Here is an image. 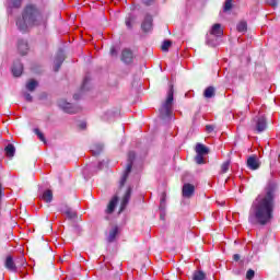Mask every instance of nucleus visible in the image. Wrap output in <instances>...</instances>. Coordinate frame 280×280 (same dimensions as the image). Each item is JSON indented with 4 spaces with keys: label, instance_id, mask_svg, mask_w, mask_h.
Masks as SVG:
<instances>
[{
    "label": "nucleus",
    "instance_id": "nucleus-1",
    "mask_svg": "<svg viewBox=\"0 0 280 280\" xmlns=\"http://www.w3.org/2000/svg\"><path fill=\"white\" fill-rule=\"evenodd\" d=\"M277 191H279V185L275 182H269L264 192L255 198L248 214V222L250 224L266 226V224H270L275 220Z\"/></svg>",
    "mask_w": 280,
    "mask_h": 280
},
{
    "label": "nucleus",
    "instance_id": "nucleus-2",
    "mask_svg": "<svg viewBox=\"0 0 280 280\" xmlns=\"http://www.w3.org/2000/svg\"><path fill=\"white\" fill-rule=\"evenodd\" d=\"M47 20L43 16V13L34 4H28L22 12V19L16 21V26L20 32H27V27H34V25H44Z\"/></svg>",
    "mask_w": 280,
    "mask_h": 280
},
{
    "label": "nucleus",
    "instance_id": "nucleus-3",
    "mask_svg": "<svg viewBox=\"0 0 280 280\" xmlns=\"http://www.w3.org/2000/svg\"><path fill=\"white\" fill-rule=\"evenodd\" d=\"M174 104V84L170 85V90L167 92L166 101L162 104L160 108V118L163 124H170L173 119L172 115V106Z\"/></svg>",
    "mask_w": 280,
    "mask_h": 280
},
{
    "label": "nucleus",
    "instance_id": "nucleus-4",
    "mask_svg": "<svg viewBox=\"0 0 280 280\" xmlns=\"http://www.w3.org/2000/svg\"><path fill=\"white\" fill-rule=\"evenodd\" d=\"M224 35V31L222 30V25L221 24H214L212 25L211 30H210V35H208L207 37V45H209L210 47H217L218 45V39L217 38H221V36ZM211 36H214L215 39L211 38Z\"/></svg>",
    "mask_w": 280,
    "mask_h": 280
},
{
    "label": "nucleus",
    "instance_id": "nucleus-5",
    "mask_svg": "<svg viewBox=\"0 0 280 280\" xmlns=\"http://www.w3.org/2000/svg\"><path fill=\"white\" fill-rule=\"evenodd\" d=\"M136 154L135 151H130L128 153V164L124 172V175L120 178L119 187H124L126 185V182L128 180V176H130V172H132V165L135 163Z\"/></svg>",
    "mask_w": 280,
    "mask_h": 280
},
{
    "label": "nucleus",
    "instance_id": "nucleus-6",
    "mask_svg": "<svg viewBox=\"0 0 280 280\" xmlns=\"http://www.w3.org/2000/svg\"><path fill=\"white\" fill-rule=\"evenodd\" d=\"M194 194H196V186L194 184H184L182 188L183 198L189 200L194 198Z\"/></svg>",
    "mask_w": 280,
    "mask_h": 280
},
{
    "label": "nucleus",
    "instance_id": "nucleus-7",
    "mask_svg": "<svg viewBox=\"0 0 280 280\" xmlns=\"http://www.w3.org/2000/svg\"><path fill=\"white\" fill-rule=\"evenodd\" d=\"M58 211L60 213H63V215H66L68 220H75V218H78V212H75V210L67 205L59 206Z\"/></svg>",
    "mask_w": 280,
    "mask_h": 280
},
{
    "label": "nucleus",
    "instance_id": "nucleus-8",
    "mask_svg": "<svg viewBox=\"0 0 280 280\" xmlns=\"http://www.w3.org/2000/svg\"><path fill=\"white\" fill-rule=\"evenodd\" d=\"M58 106L62 109L63 113H68L69 115H75V113H78L75 106L65 100L59 101Z\"/></svg>",
    "mask_w": 280,
    "mask_h": 280
},
{
    "label": "nucleus",
    "instance_id": "nucleus-9",
    "mask_svg": "<svg viewBox=\"0 0 280 280\" xmlns=\"http://www.w3.org/2000/svg\"><path fill=\"white\" fill-rule=\"evenodd\" d=\"M153 22H154V20L152 19V15L147 14L141 24L142 32H147V33L152 32Z\"/></svg>",
    "mask_w": 280,
    "mask_h": 280
},
{
    "label": "nucleus",
    "instance_id": "nucleus-10",
    "mask_svg": "<svg viewBox=\"0 0 280 280\" xmlns=\"http://www.w3.org/2000/svg\"><path fill=\"white\" fill-rule=\"evenodd\" d=\"M54 62V71H60V67H62V63L65 62V50L59 49Z\"/></svg>",
    "mask_w": 280,
    "mask_h": 280
},
{
    "label": "nucleus",
    "instance_id": "nucleus-11",
    "mask_svg": "<svg viewBox=\"0 0 280 280\" xmlns=\"http://www.w3.org/2000/svg\"><path fill=\"white\" fill-rule=\"evenodd\" d=\"M121 60L125 65H131L132 60H135V55L130 48H124L121 51Z\"/></svg>",
    "mask_w": 280,
    "mask_h": 280
},
{
    "label": "nucleus",
    "instance_id": "nucleus-12",
    "mask_svg": "<svg viewBox=\"0 0 280 280\" xmlns=\"http://www.w3.org/2000/svg\"><path fill=\"white\" fill-rule=\"evenodd\" d=\"M131 196H132V187H128L121 200L119 213L126 210V207H128V202H130Z\"/></svg>",
    "mask_w": 280,
    "mask_h": 280
},
{
    "label": "nucleus",
    "instance_id": "nucleus-13",
    "mask_svg": "<svg viewBox=\"0 0 280 280\" xmlns=\"http://www.w3.org/2000/svg\"><path fill=\"white\" fill-rule=\"evenodd\" d=\"M18 51L21 56H27V52L30 51V44H27V40H18Z\"/></svg>",
    "mask_w": 280,
    "mask_h": 280
},
{
    "label": "nucleus",
    "instance_id": "nucleus-14",
    "mask_svg": "<svg viewBox=\"0 0 280 280\" xmlns=\"http://www.w3.org/2000/svg\"><path fill=\"white\" fill-rule=\"evenodd\" d=\"M4 267L10 272H18L16 262L12 256H7L5 261H4Z\"/></svg>",
    "mask_w": 280,
    "mask_h": 280
},
{
    "label": "nucleus",
    "instance_id": "nucleus-15",
    "mask_svg": "<svg viewBox=\"0 0 280 280\" xmlns=\"http://www.w3.org/2000/svg\"><path fill=\"white\" fill-rule=\"evenodd\" d=\"M11 71L14 78H21V75L23 74V63H21V61H15Z\"/></svg>",
    "mask_w": 280,
    "mask_h": 280
},
{
    "label": "nucleus",
    "instance_id": "nucleus-16",
    "mask_svg": "<svg viewBox=\"0 0 280 280\" xmlns=\"http://www.w3.org/2000/svg\"><path fill=\"white\" fill-rule=\"evenodd\" d=\"M266 118L264 116L256 118V130L257 132H264L267 128Z\"/></svg>",
    "mask_w": 280,
    "mask_h": 280
},
{
    "label": "nucleus",
    "instance_id": "nucleus-17",
    "mask_svg": "<svg viewBox=\"0 0 280 280\" xmlns=\"http://www.w3.org/2000/svg\"><path fill=\"white\" fill-rule=\"evenodd\" d=\"M260 165H261V164L259 163V160H257L256 156H249V158L247 159V167H248L249 170H253V171L259 170V166H260Z\"/></svg>",
    "mask_w": 280,
    "mask_h": 280
},
{
    "label": "nucleus",
    "instance_id": "nucleus-18",
    "mask_svg": "<svg viewBox=\"0 0 280 280\" xmlns=\"http://www.w3.org/2000/svg\"><path fill=\"white\" fill-rule=\"evenodd\" d=\"M117 235H119V228L118 226H114L110 231L109 234L107 236V242L109 244H113V242H115V240L117 238Z\"/></svg>",
    "mask_w": 280,
    "mask_h": 280
},
{
    "label": "nucleus",
    "instance_id": "nucleus-19",
    "mask_svg": "<svg viewBox=\"0 0 280 280\" xmlns=\"http://www.w3.org/2000/svg\"><path fill=\"white\" fill-rule=\"evenodd\" d=\"M160 220L165 221V192L162 194L160 199Z\"/></svg>",
    "mask_w": 280,
    "mask_h": 280
},
{
    "label": "nucleus",
    "instance_id": "nucleus-20",
    "mask_svg": "<svg viewBox=\"0 0 280 280\" xmlns=\"http://www.w3.org/2000/svg\"><path fill=\"white\" fill-rule=\"evenodd\" d=\"M117 202H119V197H113V199L109 201L107 206L106 213H113L115 211V207H117Z\"/></svg>",
    "mask_w": 280,
    "mask_h": 280
},
{
    "label": "nucleus",
    "instance_id": "nucleus-21",
    "mask_svg": "<svg viewBox=\"0 0 280 280\" xmlns=\"http://www.w3.org/2000/svg\"><path fill=\"white\" fill-rule=\"evenodd\" d=\"M196 154L207 155L209 153V148L205 147L202 143H197L195 148Z\"/></svg>",
    "mask_w": 280,
    "mask_h": 280
},
{
    "label": "nucleus",
    "instance_id": "nucleus-22",
    "mask_svg": "<svg viewBox=\"0 0 280 280\" xmlns=\"http://www.w3.org/2000/svg\"><path fill=\"white\" fill-rule=\"evenodd\" d=\"M4 152H5V155L9 156V159H12L14 156V154H16V148L14 147V144L9 143L4 148Z\"/></svg>",
    "mask_w": 280,
    "mask_h": 280
},
{
    "label": "nucleus",
    "instance_id": "nucleus-23",
    "mask_svg": "<svg viewBox=\"0 0 280 280\" xmlns=\"http://www.w3.org/2000/svg\"><path fill=\"white\" fill-rule=\"evenodd\" d=\"M103 150H104V144L102 143H95L91 147V152L92 154H94V156L102 154Z\"/></svg>",
    "mask_w": 280,
    "mask_h": 280
},
{
    "label": "nucleus",
    "instance_id": "nucleus-24",
    "mask_svg": "<svg viewBox=\"0 0 280 280\" xmlns=\"http://www.w3.org/2000/svg\"><path fill=\"white\" fill-rule=\"evenodd\" d=\"M40 198L44 202H51V200H54V192L50 189H47L42 194Z\"/></svg>",
    "mask_w": 280,
    "mask_h": 280
},
{
    "label": "nucleus",
    "instance_id": "nucleus-25",
    "mask_svg": "<svg viewBox=\"0 0 280 280\" xmlns=\"http://www.w3.org/2000/svg\"><path fill=\"white\" fill-rule=\"evenodd\" d=\"M203 97L210 100L211 97H215V88L209 86L203 92Z\"/></svg>",
    "mask_w": 280,
    "mask_h": 280
},
{
    "label": "nucleus",
    "instance_id": "nucleus-26",
    "mask_svg": "<svg viewBox=\"0 0 280 280\" xmlns=\"http://www.w3.org/2000/svg\"><path fill=\"white\" fill-rule=\"evenodd\" d=\"M38 88V81L32 79L28 82H26V91H36V89Z\"/></svg>",
    "mask_w": 280,
    "mask_h": 280
},
{
    "label": "nucleus",
    "instance_id": "nucleus-27",
    "mask_svg": "<svg viewBox=\"0 0 280 280\" xmlns=\"http://www.w3.org/2000/svg\"><path fill=\"white\" fill-rule=\"evenodd\" d=\"M15 261V268L16 270H19V268H23V266H25L26 260L24 256H20L18 258L14 259Z\"/></svg>",
    "mask_w": 280,
    "mask_h": 280
},
{
    "label": "nucleus",
    "instance_id": "nucleus-28",
    "mask_svg": "<svg viewBox=\"0 0 280 280\" xmlns=\"http://www.w3.org/2000/svg\"><path fill=\"white\" fill-rule=\"evenodd\" d=\"M135 14L129 13L128 16L126 18V27H128V30H132V21H135Z\"/></svg>",
    "mask_w": 280,
    "mask_h": 280
},
{
    "label": "nucleus",
    "instance_id": "nucleus-29",
    "mask_svg": "<svg viewBox=\"0 0 280 280\" xmlns=\"http://www.w3.org/2000/svg\"><path fill=\"white\" fill-rule=\"evenodd\" d=\"M23 0H9V8H21Z\"/></svg>",
    "mask_w": 280,
    "mask_h": 280
},
{
    "label": "nucleus",
    "instance_id": "nucleus-30",
    "mask_svg": "<svg viewBox=\"0 0 280 280\" xmlns=\"http://www.w3.org/2000/svg\"><path fill=\"white\" fill-rule=\"evenodd\" d=\"M207 279V275L203 271H197L194 273L192 280H205Z\"/></svg>",
    "mask_w": 280,
    "mask_h": 280
},
{
    "label": "nucleus",
    "instance_id": "nucleus-31",
    "mask_svg": "<svg viewBox=\"0 0 280 280\" xmlns=\"http://www.w3.org/2000/svg\"><path fill=\"white\" fill-rule=\"evenodd\" d=\"M248 30V24L246 22H240L237 24V32L244 33Z\"/></svg>",
    "mask_w": 280,
    "mask_h": 280
},
{
    "label": "nucleus",
    "instance_id": "nucleus-32",
    "mask_svg": "<svg viewBox=\"0 0 280 280\" xmlns=\"http://www.w3.org/2000/svg\"><path fill=\"white\" fill-rule=\"evenodd\" d=\"M229 167H231V161H225L221 165V174H226L229 172Z\"/></svg>",
    "mask_w": 280,
    "mask_h": 280
},
{
    "label": "nucleus",
    "instance_id": "nucleus-33",
    "mask_svg": "<svg viewBox=\"0 0 280 280\" xmlns=\"http://www.w3.org/2000/svg\"><path fill=\"white\" fill-rule=\"evenodd\" d=\"M172 47V40H164L162 44V51H170V48Z\"/></svg>",
    "mask_w": 280,
    "mask_h": 280
},
{
    "label": "nucleus",
    "instance_id": "nucleus-34",
    "mask_svg": "<svg viewBox=\"0 0 280 280\" xmlns=\"http://www.w3.org/2000/svg\"><path fill=\"white\" fill-rule=\"evenodd\" d=\"M89 82H91V79L89 77H85L81 85V91H89Z\"/></svg>",
    "mask_w": 280,
    "mask_h": 280
},
{
    "label": "nucleus",
    "instance_id": "nucleus-35",
    "mask_svg": "<svg viewBox=\"0 0 280 280\" xmlns=\"http://www.w3.org/2000/svg\"><path fill=\"white\" fill-rule=\"evenodd\" d=\"M233 9V0H226L223 7L224 12H229Z\"/></svg>",
    "mask_w": 280,
    "mask_h": 280
},
{
    "label": "nucleus",
    "instance_id": "nucleus-36",
    "mask_svg": "<svg viewBox=\"0 0 280 280\" xmlns=\"http://www.w3.org/2000/svg\"><path fill=\"white\" fill-rule=\"evenodd\" d=\"M35 135H37L38 139L43 141V143H47V140L45 139V135L42 133L40 129L36 128L34 129Z\"/></svg>",
    "mask_w": 280,
    "mask_h": 280
},
{
    "label": "nucleus",
    "instance_id": "nucleus-37",
    "mask_svg": "<svg viewBox=\"0 0 280 280\" xmlns=\"http://www.w3.org/2000/svg\"><path fill=\"white\" fill-rule=\"evenodd\" d=\"M195 161L197 165H203L205 163V155L198 154L195 156Z\"/></svg>",
    "mask_w": 280,
    "mask_h": 280
},
{
    "label": "nucleus",
    "instance_id": "nucleus-38",
    "mask_svg": "<svg viewBox=\"0 0 280 280\" xmlns=\"http://www.w3.org/2000/svg\"><path fill=\"white\" fill-rule=\"evenodd\" d=\"M268 5L271 8H277L279 5V0H267Z\"/></svg>",
    "mask_w": 280,
    "mask_h": 280
},
{
    "label": "nucleus",
    "instance_id": "nucleus-39",
    "mask_svg": "<svg viewBox=\"0 0 280 280\" xmlns=\"http://www.w3.org/2000/svg\"><path fill=\"white\" fill-rule=\"evenodd\" d=\"M255 277V270L249 269L246 273V279L252 280Z\"/></svg>",
    "mask_w": 280,
    "mask_h": 280
},
{
    "label": "nucleus",
    "instance_id": "nucleus-40",
    "mask_svg": "<svg viewBox=\"0 0 280 280\" xmlns=\"http://www.w3.org/2000/svg\"><path fill=\"white\" fill-rule=\"evenodd\" d=\"M24 100H25L26 102H32V101H33L32 94H30V93H24Z\"/></svg>",
    "mask_w": 280,
    "mask_h": 280
},
{
    "label": "nucleus",
    "instance_id": "nucleus-41",
    "mask_svg": "<svg viewBox=\"0 0 280 280\" xmlns=\"http://www.w3.org/2000/svg\"><path fill=\"white\" fill-rule=\"evenodd\" d=\"M110 56H117V47L113 46L110 48Z\"/></svg>",
    "mask_w": 280,
    "mask_h": 280
},
{
    "label": "nucleus",
    "instance_id": "nucleus-42",
    "mask_svg": "<svg viewBox=\"0 0 280 280\" xmlns=\"http://www.w3.org/2000/svg\"><path fill=\"white\" fill-rule=\"evenodd\" d=\"M214 129H215V127H213L212 125L206 126L207 132H213Z\"/></svg>",
    "mask_w": 280,
    "mask_h": 280
},
{
    "label": "nucleus",
    "instance_id": "nucleus-43",
    "mask_svg": "<svg viewBox=\"0 0 280 280\" xmlns=\"http://www.w3.org/2000/svg\"><path fill=\"white\" fill-rule=\"evenodd\" d=\"M142 3H144V5H152L154 0H142Z\"/></svg>",
    "mask_w": 280,
    "mask_h": 280
},
{
    "label": "nucleus",
    "instance_id": "nucleus-44",
    "mask_svg": "<svg viewBox=\"0 0 280 280\" xmlns=\"http://www.w3.org/2000/svg\"><path fill=\"white\" fill-rule=\"evenodd\" d=\"M103 167H104V162H98L97 170H103Z\"/></svg>",
    "mask_w": 280,
    "mask_h": 280
},
{
    "label": "nucleus",
    "instance_id": "nucleus-45",
    "mask_svg": "<svg viewBox=\"0 0 280 280\" xmlns=\"http://www.w3.org/2000/svg\"><path fill=\"white\" fill-rule=\"evenodd\" d=\"M233 259H234V261H240V255H238V254H235V255L233 256Z\"/></svg>",
    "mask_w": 280,
    "mask_h": 280
},
{
    "label": "nucleus",
    "instance_id": "nucleus-46",
    "mask_svg": "<svg viewBox=\"0 0 280 280\" xmlns=\"http://www.w3.org/2000/svg\"><path fill=\"white\" fill-rule=\"evenodd\" d=\"M80 128H81L82 130H84V129L86 128V122H81V124H80Z\"/></svg>",
    "mask_w": 280,
    "mask_h": 280
},
{
    "label": "nucleus",
    "instance_id": "nucleus-47",
    "mask_svg": "<svg viewBox=\"0 0 280 280\" xmlns=\"http://www.w3.org/2000/svg\"><path fill=\"white\" fill-rule=\"evenodd\" d=\"M1 198H3V188L1 187V184H0V200Z\"/></svg>",
    "mask_w": 280,
    "mask_h": 280
},
{
    "label": "nucleus",
    "instance_id": "nucleus-48",
    "mask_svg": "<svg viewBox=\"0 0 280 280\" xmlns=\"http://www.w3.org/2000/svg\"><path fill=\"white\" fill-rule=\"evenodd\" d=\"M73 100H80V94H74Z\"/></svg>",
    "mask_w": 280,
    "mask_h": 280
}]
</instances>
